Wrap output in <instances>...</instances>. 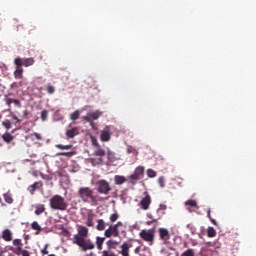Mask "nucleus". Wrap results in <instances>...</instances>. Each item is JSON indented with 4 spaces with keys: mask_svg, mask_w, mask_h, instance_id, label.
Instances as JSON below:
<instances>
[{
    "mask_svg": "<svg viewBox=\"0 0 256 256\" xmlns=\"http://www.w3.org/2000/svg\"><path fill=\"white\" fill-rule=\"evenodd\" d=\"M77 231L79 234H76L74 239L75 244L81 248V251L86 252L94 250V243L90 239H86L89 235V229H87L86 226H79Z\"/></svg>",
    "mask_w": 256,
    "mask_h": 256,
    "instance_id": "f257e3e1",
    "label": "nucleus"
},
{
    "mask_svg": "<svg viewBox=\"0 0 256 256\" xmlns=\"http://www.w3.org/2000/svg\"><path fill=\"white\" fill-rule=\"evenodd\" d=\"M145 176V167L138 166L134 170V174L129 175L128 179L125 176L115 175L114 176V183L116 185H123L124 183L128 182L131 185H137L139 180H142Z\"/></svg>",
    "mask_w": 256,
    "mask_h": 256,
    "instance_id": "f03ea898",
    "label": "nucleus"
},
{
    "mask_svg": "<svg viewBox=\"0 0 256 256\" xmlns=\"http://www.w3.org/2000/svg\"><path fill=\"white\" fill-rule=\"evenodd\" d=\"M90 139H91V145H92V147H94L93 155L98 157V158H91L90 162H91L92 166L101 165L103 162L102 158L105 157L106 151L104 148L101 147V145L98 142L96 137L91 136Z\"/></svg>",
    "mask_w": 256,
    "mask_h": 256,
    "instance_id": "7ed1b4c3",
    "label": "nucleus"
},
{
    "mask_svg": "<svg viewBox=\"0 0 256 256\" xmlns=\"http://www.w3.org/2000/svg\"><path fill=\"white\" fill-rule=\"evenodd\" d=\"M79 196L84 202L90 199L92 203H97V197L93 195V190L89 187L79 188Z\"/></svg>",
    "mask_w": 256,
    "mask_h": 256,
    "instance_id": "20e7f679",
    "label": "nucleus"
},
{
    "mask_svg": "<svg viewBox=\"0 0 256 256\" xmlns=\"http://www.w3.org/2000/svg\"><path fill=\"white\" fill-rule=\"evenodd\" d=\"M49 206L51 207V209L53 210H61L64 211L65 210V202H64V198H62L59 195H54L52 196L51 200H49Z\"/></svg>",
    "mask_w": 256,
    "mask_h": 256,
    "instance_id": "39448f33",
    "label": "nucleus"
},
{
    "mask_svg": "<svg viewBox=\"0 0 256 256\" xmlns=\"http://www.w3.org/2000/svg\"><path fill=\"white\" fill-rule=\"evenodd\" d=\"M139 237L144 242H147V243H149L150 246H152L154 243V238H155V230L154 229H142L139 232Z\"/></svg>",
    "mask_w": 256,
    "mask_h": 256,
    "instance_id": "423d86ee",
    "label": "nucleus"
},
{
    "mask_svg": "<svg viewBox=\"0 0 256 256\" xmlns=\"http://www.w3.org/2000/svg\"><path fill=\"white\" fill-rule=\"evenodd\" d=\"M96 191L103 195H109L112 191L111 185L106 180H98L96 182Z\"/></svg>",
    "mask_w": 256,
    "mask_h": 256,
    "instance_id": "0eeeda50",
    "label": "nucleus"
},
{
    "mask_svg": "<svg viewBox=\"0 0 256 256\" xmlns=\"http://www.w3.org/2000/svg\"><path fill=\"white\" fill-rule=\"evenodd\" d=\"M158 237L160 238V241L164 243V245H167L171 239V233L167 228H160L158 229Z\"/></svg>",
    "mask_w": 256,
    "mask_h": 256,
    "instance_id": "6e6552de",
    "label": "nucleus"
},
{
    "mask_svg": "<svg viewBox=\"0 0 256 256\" xmlns=\"http://www.w3.org/2000/svg\"><path fill=\"white\" fill-rule=\"evenodd\" d=\"M151 204H152V197L146 193V196H144L142 200H140V203H139L140 209L144 211L149 210Z\"/></svg>",
    "mask_w": 256,
    "mask_h": 256,
    "instance_id": "1a4fd4ad",
    "label": "nucleus"
},
{
    "mask_svg": "<svg viewBox=\"0 0 256 256\" xmlns=\"http://www.w3.org/2000/svg\"><path fill=\"white\" fill-rule=\"evenodd\" d=\"M105 237L106 238L119 237V228H116V226H109V228L105 230Z\"/></svg>",
    "mask_w": 256,
    "mask_h": 256,
    "instance_id": "9d476101",
    "label": "nucleus"
},
{
    "mask_svg": "<svg viewBox=\"0 0 256 256\" xmlns=\"http://www.w3.org/2000/svg\"><path fill=\"white\" fill-rule=\"evenodd\" d=\"M132 245L129 242H123L120 246L121 251H118V254L121 256H130V248Z\"/></svg>",
    "mask_w": 256,
    "mask_h": 256,
    "instance_id": "9b49d317",
    "label": "nucleus"
},
{
    "mask_svg": "<svg viewBox=\"0 0 256 256\" xmlns=\"http://www.w3.org/2000/svg\"><path fill=\"white\" fill-rule=\"evenodd\" d=\"M79 134H80V128L76 126L66 130V137H68V139H73Z\"/></svg>",
    "mask_w": 256,
    "mask_h": 256,
    "instance_id": "f8f14e48",
    "label": "nucleus"
},
{
    "mask_svg": "<svg viewBox=\"0 0 256 256\" xmlns=\"http://www.w3.org/2000/svg\"><path fill=\"white\" fill-rule=\"evenodd\" d=\"M111 135H112V133L109 130V127L106 126V128L103 129L102 132H101V136H100L101 141L102 142H109V141H111Z\"/></svg>",
    "mask_w": 256,
    "mask_h": 256,
    "instance_id": "ddd939ff",
    "label": "nucleus"
},
{
    "mask_svg": "<svg viewBox=\"0 0 256 256\" xmlns=\"http://www.w3.org/2000/svg\"><path fill=\"white\" fill-rule=\"evenodd\" d=\"M4 102H6V105L9 107L13 104L15 107L21 108V102L18 99L6 97L4 98Z\"/></svg>",
    "mask_w": 256,
    "mask_h": 256,
    "instance_id": "4468645a",
    "label": "nucleus"
},
{
    "mask_svg": "<svg viewBox=\"0 0 256 256\" xmlns=\"http://www.w3.org/2000/svg\"><path fill=\"white\" fill-rule=\"evenodd\" d=\"M13 246H15V250L13 247H10V251H23L24 249L22 248L23 247V243L21 242V239H13V242H12Z\"/></svg>",
    "mask_w": 256,
    "mask_h": 256,
    "instance_id": "2eb2a0df",
    "label": "nucleus"
},
{
    "mask_svg": "<svg viewBox=\"0 0 256 256\" xmlns=\"http://www.w3.org/2000/svg\"><path fill=\"white\" fill-rule=\"evenodd\" d=\"M43 187V183L41 181H38V182H34V184L32 185H29L28 187V191L29 193H31V195H34V192L37 190V189H40Z\"/></svg>",
    "mask_w": 256,
    "mask_h": 256,
    "instance_id": "dca6fc26",
    "label": "nucleus"
},
{
    "mask_svg": "<svg viewBox=\"0 0 256 256\" xmlns=\"http://www.w3.org/2000/svg\"><path fill=\"white\" fill-rule=\"evenodd\" d=\"M2 240L6 242H11L12 241V232L10 229H6L2 231Z\"/></svg>",
    "mask_w": 256,
    "mask_h": 256,
    "instance_id": "f3484780",
    "label": "nucleus"
},
{
    "mask_svg": "<svg viewBox=\"0 0 256 256\" xmlns=\"http://www.w3.org/2000/svg\"><path fill=\"white\" fill-rule=\"evenodd\" d=\"M13 64L16 66V69H21V67L25 66L23 58L20 57H16Z\"/></svg>",
    "mask_w": 256,
    "mask_h": 256,
    "instance_id": "a211bd4d",
    "label": "nucleus"
},
{
    "mask_svg": "<svg viewBox=\"0 0 256 256\" xmlns=\"http://www.w3.org/2000/svg\"><path fill=\"white\" fill-rule=\"evenodd\" d=\"M1 138L6 143H11L12 141H14V136L10 133H7V132L2 134Z\"/></svg>",
    "mask_w": 256,
    "mask_h": 256,
    "instance_id": "6ab92c4d",
    "label": "nucleus"
},
{
    "mask_svg": "<svg viewBox=\"0 0 256 256\" xmlns=\"http://www.w3.org/2000/svg\"><path fill=\"white\" fill-rule=\"evenodd\" d=\"M13 77L15 79H23V68H16L15 72H13Z\"/></svg>",
    "mask_w": 256,
    "mask_h": 256,
    "instance_id": "aec40b11",
    "label": "nucleus"
},
{
    "mask_svg": "<svg viewBox=\"0 0 256 256\" xmlns=\"http://www.w3.org/2000/svg\"><path fill=\"white\" fill-rule=\"evenodd\" d=\"M2 197L7 204L11 205L14 203V198H12V195L10 193L3 194Z\"/></svg>",
    "mask_w": 256,
    "mask_h": 256,
    "instance_id": "412c9836",
    "label": "nucleus"
},
{
    "mask_svg": "<svg viewBox=\"0 0 256 256\" xmlns=\"http://www.w3.org/2000/svg\"><path fill=\"white\" fill-rule=\"evenodd\" d=\"M45 212V205L44 204H40L35 206V215H41L42 213Z\"/></svg>",
    "mask_w": 256,
    "mask_h": 256,
    "instance_id": "4be33fe9",
    "label": "nucleus"
},
{
    "mask_svg": "<svg viewBox=\"0 0 256 256\" xmlns=\"http://www.w3.org/2000/svg\"><path fill=\"white\" fill-rule=\"evenodd\" d=\"M23 62H24V67L28 68L29 66L34 65L35 61L34 58L29 57V58H23Z\"/></svg>",
    "mask_w": 256,
    "mask_h": 256,
    "instance_id": "5701e85b",
    "label": "nucleus"
},
{
    "mask_svg": "<svg viewBox=\"0 0 256 256\" xmlns=\"http://www.w3.org/2000/svg\"><path fill=\"white\" fill-rule=\"evenodd\" d=\"M56 179L59 180L60 185H63V183H64V171L63 170H59L56 172Z\"/></svg>",
    "mask_w": 256,
    "mask_h": 256,
    "instance_id": "b1692460",
    "label": "nucleus"
},
{
    "mask_svg": "<svg viewBox=\"0 0 256 256\" xmlns=\"http://www.w3.org/2000/svg\"><path fill=\"white\" fill-rule=\"evenodd\" d=\"M69 118H70V121H73V122L77 121L80 118V111L77 110L73 113H70Z\"/></svg>",
    "mask_w": 256,
    "mask_h": 256,
    "instance_id": "393cba45",
    "label": "nucleus"
},
{
    "mask_svg": "<svg viewBox=\"0 0 256 256\" xmlns=\"http://www.w3.org/2000/svg\"><path fill=\"white\" fill-rule=\"evenodd\" d=\"M105 238L103 237H96V247L99 251L102 250V245H104Z\"/></svg>",
    "mask_w": 256,
    "mask_h": 256,
    "instance_id": "a878e982",
    "label": "nucleus"
},
{
    "mask_svg": "<svg viewBox=\"0 0 256 256\" xmlns=\"http://www.w3.org/2000/svg\"><path fill=\"white\" fill-rule=\"evenodd\" d=\"M98 225H96V230L104 231L105 230V221L103 219H99L97 221Z\"/></svg>",
    "mask_w": 256,
    "mask_h": 256,
    "instance_id": "bb28decb",
    "label": "nucleus"
},
{
    "mask_svg": "<svg viewBox=\"0 0 256 256\" xmlns=\"http://www.w3.org/2000/svg\"><path fill=\"white\" fill-rule=\"evenodd\" d=\"M207 237H209V238L216 237V230L212 226L207 228Z\"/></svg>",
    "mask_w": 256,
    "mask_h": 256,
    "instance_id": "cd10ccee",
    "label": "nucleus"
},
{
    "mask_svg": "<svg viewBox=\"0 0 256 256\" xmlns=\"http://www.w3.org/2000/svg\"><path fill=\"white\" fill-rule=\"evenodd\" d=\"M45 89L49 95H53L54 92L56 91V88L52 84H46Z\"/></svg>",
    "mask_w": 256,
    "mask_h": 256,
    "instance_id": "c85d7f7f",
    "label": "nucleus"
},
{
    "mask_svg": "<svg viewBox=\"0 0 256 256\" xmlns=\"http://www.w3.org/2000/svg\"><path fill=\"white\" fill-rule=\"evenodd\" d=\"M184 205L186 206H190V207H194L196 210L199 209L198 205H197V201L195 200H187Z\"/></svg>",
    "mask_w": 256,
    "mask_h": 256,
    "instance_id": "c756f323",
    "label": "nucleus"
},
{
    "mask_svg": "<svg viewBox=\"0 0 256 256\" xmlns=\"http://www.w3.org/2000/svg\"><path fill=\"white\" fill-rule=\"evenodd\" d=\"M180 256H195V251L193 248H188L186 251L181 253Z\"/></svg>",
    "mask_w": 256,
    "mask_h": 256,
    "instance_id": "7c9ffc66",
    "label": "nucleus"
},
{
    "mask_svg": "<svg viewBox=\"0 0 256 256\" xmlns=\"http://www.w3.org/2000/svg\"><path fill=\"white\" fill-rule=\"evenodd\" d=\"M92 120H97L98 118H100L101 113L100 111H95L94 113H88L87 114Z\"/></svg>",
    "mask_w": 256,
    "mask_h": 256,
    "instance_id": "2f4dec72",
    "label": "nucleus"
},
{
    "mask_svg": "<svg viewBox=\"0 0 256 256\" xmlns=\"http://www.w3.org/2000/svg\"><path fill=\"white\" fill-rule=\"evenodd\" d=\"M31 228H32V230H35V231H38V232L43 230L38 222H32Z\"/></svg>",
    "mask_w": 256,
    "mask_h": 256,
    "instance_id": "473e14b6",
    "label": "nucleus"
},
{
    "mask_svg": "<svg viewBox=\"0 0 256 256\" xmlns=\"http://www.w3.org/2000/svg\"><path fill=\"white\" fill-rule=\"evenodd\" d=\"M13 253H15V255H20L21 253V256H31L28 250H21V251L14 250Z\"/></svg>",
    "mask_w": 256,
    "mask_h": 256,
    "instance_id": "72a5a7b5",
    "label": "nucleus"
},
{
    "mask_svg": "<svg viewBox=\"0 0 256 256\" xmlns=\"http://www.w3.org/2000/svg\"><path fill=\"white\" fill-rule=\"evenodd\" d=\"M2 127L6 128L7 130H10L12 128L11 120L2 121Z\"/></svg>",
    "mask_w": 256,
    "mask_h": 256,
    "instance_id": "f704fd0d",
    "label": "nucleus"
},
{
    "mask_svg": "<svg viewBox=\"0 0 256 256\" xmlns=\"http://www.w3.org/2000/svg\"><path fill=\"white\" fill-rule=\"evenodd\" d=\"M40 119H42L43 122L47 121L48 119V110H42L40 114Z\"/></svg>",
    "mask_w": 256,
    "mask_h": 256,
    "instance_id": "c9c22d12",
    "label": "nucleus"
},
{
    "mask_svg": "<svg viewBox=\"0 0 256 256\" xmlns=\"http://www.w3.org/2000/svg\"><path fill=\"white\" fill-rule=\"evenodd\" d=\"M207 218L210 219V222H212V224L214 226H217V221L215 219H213L212 216H211V209L207 210Z\"/></svg>",
    "mask_w": 256,
    "mask_h": 256,
    "instance_id": "e433bc0d",
    "label": "nucleus"
},
{
    "mask_svg": "<svg viewBox=\"0 0 256 256\" xmlns=\"http://www.w3.org/2000/svg\"><path fill=\"white\" fill-rule=\"evenodd\" d=\"M147 176L150 178H154L157 176V172L154 171L153 169H149V170H147Z\"/></svg>",
    "mask_w": 256,
    "mask_h": 256,
    "instance_id": "4c0bfd02",
    "label": "nucleus"
},
{
    "mask_svg": "<svg viewBox=\"0 0 256 256\" xmlns=\"http://www.w3.org/2000/svg\"><path fill=\"white\" fill-rule=\"evenodd\" d=\"M117 219H119V214L113 213L112 215H110V222L115 223Z\"/></svg>",
    "mask_w": 256,
    "mask_h": 256,
    "instance_id": "58836bf2",
    "label": "nucleus"
},
{
    "mask_svg": "<svg viewBox=\"0 0 256 256\" xmlns=\"http://www.w3.org/2000/svg\"><path fill=\"white\" fill-rule=\"evenodd\" d=\"M158 184L160 185L161 188L165 187V179L163 176L158 178Z\"/></svg>",
    "mask_w": 256,
    "mask_h": 256,
    "instance_id": "ea45409f",
    "label": "nucleus"
},
{
    "mask_svg": "<svg viewBox=\"0 0 256 256\" xmlns=\"http://www.w3.org/2000/svg\"><path fill=\"white\" fill-rule=\"evenodd\" d=\"M101 256H117V255L112 251H102Z\"/></svg>",
    "mask_w": 256,
    "mask_h": 256,
    "instance_id": "a19ab883",
    "label": "nucleus"
},
{
    "mask_svg": "<svg viewBox=\"0 0 256 256\" xmlns=\"http://www.w3.org/2000/svg\"><path fill=\"white\" fill-rule=\"evenodd\" d=\"M86 224L88 227H93L94 226L93 218L88 217Z\"/></svg>",
    "mask_w": 256,
    "mask_h": 256,
    "instance_id": "79ce46f5",
    "label": "nucleus"
},
{
    "mask_svg": "<svg viewBox=\"0 0 256 256\" xmlns=\"http://www.w3.org/2000/svg\"><path fill=\"white\" fill-rule=\"evenodd\" d=\"M75 155H76V152H75V151L65 152V157L71 158V157H73V156H75Z\"/></svg>",
    "mask_w": 256,
    "mask_h": 256,
    "instance_id": "37998d69",
    "label": "nucleus"
},
{
    "mask_svg": "<svg viewBox=\"0 0 256 256\" xmlns=\"http://www.w3.org/2000/svg\"><path fill=\"white\" fill-rule=\"evenodd\" d=\"M31 136L35 137V139H37V141H41L42 140V136L39 133L31 134Z\"/></svg>",
    "mask_w": 256,
    "mask_h": 256,
    "instance_id": "c03bdc74",
    "label": "nucleus"
},
{
    "mask_svg": "<svg viewBox=\"0 0 256 256\" xmlns=\"http://www.w3.org/2000/svg\"><path fill=\"white\" fill-rule=\"evenodd\" d=\"M106 245H108L109 248H112L113 245H117V242L113 240H109L108 242H106Z\"/></svg>",
    "mask_w": 256,
    "mask_h": 256,
    "instance_id": "a18cd8bd",
    "label": "nucleus"
},
{
    "mask_svg": "<svg viewBox=\"0 0 256 256\" xmlns=\"http://www.w3.org/2000/svg\"><path fill=\"white\" fill-rule=\"evenodd\" d=\"M23 119H29V112L28 110H23V115H22Z\"/></svg>",
    "mask_w": 256,
    "mask_h": 256,
    "instance_id": "49530a36",
    "label": "nucleus"
},
{
    "mask_svg": "<svg viewBox=\"0 0 256 256\" xmlns=\"http://www.w3.org/2000/svg\"><path fill=\"white\" fill-rule=\"evenodd\" d=\"M48 244L45 245V247L42 249V255H48Z\"/></svg>",
    "mask_w": 256,
    "mask_h": 256,
    "instance_id": "de8ad7c7",
    "label": "nucleus"
},
{
    "mask_svg": "<svg viewBox=\"0 0 256 256\" xmlns=\"http://www.w3.org/2000/svg\"><path fill=\"white\" fill-rule=\"evenodd\" d=\"M167 210V205L161 204L160 208H158V212L160 211H166Z\"/></svg>",
    "mask_w": 256,
    "mask_h": 256,
    "instance_id": "09e8293b",
    "label": "nucleus"
},
{
    "mask_svg": "<svg viewBox=\"0 0 256 256\" xmlns=\"http://www.w3.org/2000/svg\"><path fill=\"white\" fill-rule=\"evenodd\" d=\"M123 223H121L120 221L117 222V224L114 225H110V226H116V229H119V226H122Z\"/></svg>",
    "mask_w": 256,
    "mask_h": 256,
    "instance_id": "8fccbe9b",
    "label": "nucleus"
},
{
    "mask_svg": "<svg viewBox=\"0 0 256 256\" xmlns=\"http://www.w3.org/2000/svg\"><path fill=\"white\" fill-rule=\"evenodd\" d=\"M83 120H84V121H87V122H90V121H91V117L88 116V115H87V116H84V117H83Z\"/></svg>",
    "mask_w": 256,
    "mask_h": 256,
    "instance_id": "3c124183",
    "label": "nucleus"
},
{
    "mask_svg": "<svg viewBox=\"0 0 256 256\" xmlns=\"http://www.w3.org/2000/svg\"><path fill=\"white\" fill-rule=\"evenodd\" d=\"M13 120H15V124L20 123V120L17 118L16 115H13Z\"/></svg>",
    "mask_w": 256,
    "mask_h": 256,
    "instance_id": "603ef678",
    "label": "nucleus"
},
{
    "mask_svg": "<svg viewBox=\"0 0 256 256\" xmlns=\"http://www.w3.org/2000/svg\"><path fill=\"white\" fill-rule=\"evenodd\" d=\"M56 147L59 148L60 150H64L65 148V146H62V145H57Z\"/></svg>",
    "mask_w": 256,
    "mask_h": 256,
    "instance_id": "864d4df0",
    "label": "nucleus"
},
{
    "mask_svg": "<svg viewBox=\"0 0 256 256\" xmlns=\"http://www.w3.org/2000/svg\"><path fill=\"white\" fill-rule=\"evenodd\" d=\"M70 146L69 145H65V150H69Z\"/></svg>",
    "mask_w": 256,
    "mask_h": 256,
    "instance_id": "5fc2aeb1",
    "label": "nucleus"
},
{
    "mask_svg": "<svg viewBox=\"0 0 256 256\" xmlns=\"http://www.w3.org/2000/svg\"><path fill=\"white\" fill-rule=\"evenodd\" d=\"M69 232L67 230H65V235L68 236Z\"/></svg>",
    "mask_w": 256,
    "mask_h": 256,
    "instance_id": "6e6d98bb",
    "label": "nucleus"
},
{
    "mask_svg": "<svg viewBox=\"0 0 256 256\" xmlns=\"http://www.w3.org/2000/svg\"><path fill=\"white\" fill-rule=\"evenodd\" d=\"M139 251V247L135 249V253H137Z\"/></svg>",
    "mask_w": 256,
    "mask_h": 256,
    "instance_id": "4d7b16f0",
    "label": "nucleus"
},
{
    "mask_svg": "<svg viewBox=\"0 0 256 256\" xmlns=\"http://www.w3.org/2000/svg\"><path fill=\"white\" fill-rule=\"evenodd\" d=\"M48 256H56V255H54V254H49Z\"/></svg>",
    "mask_w": 256,
    "mask_h": 256,
    "instance_id": "13d9d810",
    "label": "nucleus"
},
{
    "mask_svg": "<svg viewBox=\"0 0 256 256\" xmlns=\"http://www.w3.org/2000/svg\"><path fill=\"white\" fill-rule=\"evenodd\" d=\"M0 256H3V253H0Z\"/></svg>",
    "mask_w": 256,
    "mask_h": 256,
    "instance_id": "bf43d9fd",
    "label": "nucleus"
},
{
    "mask_svg": "<svg viewBox=\"0 0 256 256\" xmlns=\"http://www.w3.org/2000/svg\"><path fill=\"white\" fill-rule=\"evenodd\" d=\"M61 155H65V153H61Z\"/></svg>",
    "mask_w": 256,
    "mask_h": 256,
    "instance_id": "052dcab7",
    "label": "nucleus"
}]
</instances>
